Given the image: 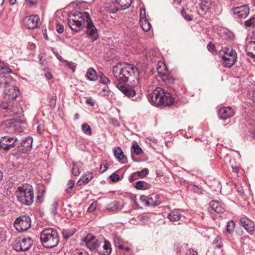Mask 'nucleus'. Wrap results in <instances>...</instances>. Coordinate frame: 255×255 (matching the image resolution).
<instances>
[{
	"label": "nucleus",
	"mask_w": 255,
	"mask_h": 255,
	"mask_svg": "<svg viewBox=\"0 0 255 255\" xmlns=\"http://www.w3.org/2000/svg\"><path fill=\"white\" fill-rule=\"evenodd\" d=\"M83 242H85L87 248L90 250H96L97 251L102 243V242H100L96 240L95 236L91 234L87 235L83 240Z\"/></svg>",
	"instance_id": "f8f14e48"
},
{
	"label": "nucleus",
	"mask_w": 255,
	"mask_h": 255,
	"mask_svg": "<svg viewBox=\"0 0 255 255\" xmlns=\"http://www.w3.org/2000/svg\"><path fill=\"white\" fill-rule=\"evenodd\" d=\"M149 101L153 104L169 106L173 103V99L171 94L165 92L161 88L158 87L150 94Z\"/></svg>",
	"instance_id": "39448f33"
},
{
	"label": "nucleus",
	"mask_w": 255,
	"mask_h": 255,
	"mask_svg": "<svg viewBox=\"0 0 255 255\" xmlns=\"http://www.w3.org/2000/svg\"><path fill=\"white\" fill-rule=\"evenodd\" d=\"M245 25L246 27L255 26V18L251 17L249 20L245 22Z\"/></svg>",
	"instance_id": "37998d69"
},
{
	"label": "nucleus",
	"mask_w": 255,
	"mask_h": 255,
	"mask_svg": "<svg viewBox=\"0 0 255 255\" xmlns=\"http://www.w3.org/2000/svg\"><path fill=\"white\" fill-rule=\"evenodd\" d=\"M181 14L183 17L187 21H191L193 19V16L187 13L184 9L181 10Z\"/></svg>",
	"instance_id": "a18cd8bd"
},
{
	"label": "nucleus",
	"mask_w": 255,
	"mask_h": 255,
	"mask_svg": "<svg viewBox=\"0 0 255 255\" xmlns=\"http://www.w3.org/2000/svg\"><path fill=\"white\" fill-rule=\"evenodd\" d=\"M131 151L136 155H139L142 152V149L139 147L137 143H134L132 145L131 147Z\"/></svg>",
	"instance_id": "58836bf2"
},
{
	"label": "nucleus",
	"mask_w": 255,
	"mask_h": 255,
	"mask_svg": "<svg viewBox=\"0 0 255 255\" xmlns=\"http://www.w3.org/2000/svg\"><path fill=\"white\" fill-rule=\"evenodd\" d=\"M74 184H75V182L74 180H70L69 181V182H68L69 187L66 190V191L67 192V193L69 192V190L71 189L73 187Z\"/></svg>",
	"instance_id": "680f3d73"
},
{
	"label": "nucleus",
	"mask_w": 255,
	"mask_h": 255,
	"mask_svg": "<svg viewBox=\"0 0 255 255\" xmlns=\"http://www.w3.org/2000/svg\"><path fill=\"white\" fill-rule=\"evenodd\" d=\"M134 187L138 190H146L150 187V185L145 181L139 180L136 182Z\"/></svg>",
	"instance_id": "c85d7f7f"
},
{
	"label": "nucleus",
	"mask_w": 255,
	"mask_h": 255,
	"mask_svg": "<svg viewBox=\"0 0 255 255\" xmlns=\"http://www.w3.org/2000/svg\"><path fill=\"white\" fill-rule=\"evenodd\" d=\"M250 13V8L247 5L240 6V18H245Z\"/></svg>",
	"instance_id": "c756f323"
},
{
	"label": "nucleus",
	"mask_w": 255,
	"mask_h": 255,
	"mask_svg": "<svg viewBox=\"0 0 255 255\" xmlns=\"http://www.w3.org/2000/svg\"><path fill=\"white\" fill-rule=\"evenodd\" d=\"M222 247L221 239L219 237H217L212 243V247L214 249H220Z\"/></svg>",
	"instance_id": "ea45409f"
},
{
	"label": "nucleus",
	"mask_w": 255,
	"mask_h": 255,
	"mask_svg": "<svg viewBox=\"0 0 255 255\" xmlns=\"http://www.w3.org/2000/svg\"><path fill=\"white\" fill-rule=\"evenodd\" d=\"M148 201H147V203H146L147 206H155L157 204L151 197H148Z\"/></svg>",
	"instance_id": "3c124183"
},
{
	"label": "nucleus",
	"mask_w": 255,
	"mask_h": 255,
	"mask_svg": "<svg viewBox=\"0 0 255 255\" xmlns=\"http://www.w3.org/2000/svg\"><path fill=\"white\" fill-rule=\"evenodd\" d=\"M157 71L159 76H160L161 75H162V74H164L165 73H167V72L168 71L166 65L162 62L158 63L157 66Z\"/></svg>",
	"instance_id": "cd10ccee"
},
{
	"label": "nucleus",
	"mask_w": 255,
	"mask_h": 255,
	"mask_svg": "<svg viewBox=\"0 0 255 255\" xmlns=\"http://www.w3.org/2000/svg\"><path fill=\"white\" fill-rule=\"evenodd\" d=\"M25 3L29 6H36L37 1V0H25Z\"/></svg>",
	"instance_id": "09e8293b"
},
{
	"label": "nucleus",
	"mask_w": 255,
	"mask_h": 255,
	"mask_svg": "<svg viewBox=\"0 0 255 255\" xmlns=\"http://www.w3.org/2000/svg\"><path fill=\"white\" fill-rule=\"evenodd\" d=\"M82 129L83 132L88 135L92 134V129L87 124H84L82 126Z\"/></svg>",
	"instance_id": "a19ab883"
},
{
	"label": "nucleus",
	"mask_w": 255,
	"mask_h": 255,
	"mask_svg": "<svg viewBox=\"0 0 255 255\" xmlns=\"http://www.w3.org/2000/svg\"><path fill=\"white\" fill-rule=\"evenodd\" d=\"M89 14L87 12L84 13L77 11L69 15L68 24L72 30L79 32L83 29L87 19H89Z\"/></svg>",
	"instance_id": "f03ea898"
},
{
	"label": "nucleus",
	"mask_w": 255,
	"mask_h": 255,
	"mask_svg": "<svg viewBox=\"0 0 255 255\" xmlns=\"http://www.w3.org/2000/svg\"><path fill=\"white\" fill-rule=\"evenodd\" d=\"M15 195L18 201L23 205L30 206L33 202L34 192L30 184H26L18 187Z\"/></svg>",
	"instance_id": "20e7f679"
},
{
	"label": "nucleus",
	"mask_w": 255,
	"mask_h": 255,
	"mask_svg": "<svg viewBox=\"0 0 255 255\" xmlns=\"http://www.w3.org/2000/svg\"><path fill=\"white\" fill-rule=\"evenodd\" d=\"M240 225L250 234H253L255 231V223L249 219L243 218L240 219Z\"/></svg>",
	"instance_id": "2eb2a0df"
},
{
	"label": "nucleus",
	"mask_w": 255,
	"mask_h": 255,
	"mask_svg": "<svg viewBox=\"0 0 255 255\" xmlns=\"http://www.w3.org/2000/svg\"><path fill=\"white\" fill-rule=\"evenodd\" d=\"M33 239L31 237H24L22 239L15 240L13 245V248L17 252L28 251L32 246Z\"/></svg>",
	"instance_id": "6e6552de"
},
{
	"label": "nucleus",
	"mask_w": 255,
	"mask_h": 255,
	"mask_svg": "<svg viewBox=\"0 0 255 255\" xmlns=\"http://www.w3.org/2000/svg\"><path fill=\"white\" fill-rule=\"evenodd\" d=\"M100 82L103 84H106L110 83V80L106 76L102 75L100 78Z\"/></svg>",
	"instance_id": "4d7b16f0"
},
{
	"label": "nucleus",
	"mask_w": 255,
	"mask_h": 255,
	"mask_svg": "<svg viewBox=\"0 0 255 255\" xmlns=\"http://www.w3.org/2000/svg\"><path fill=\"white\" fill-rule=\"evenodd\" d=\"M214 0H202L201 3V8L204 11H206L214 6Z\"/></svg>",
	"instance_id": "b1692460"
},
{
	"label": "nucleus",
	"mask_w": 255,
	"mask_h": 255,
	"mask_svg": "<svg viewBox=\"0 0 255 255\" xmlns=\"http://www.w3.org/2000/svg\"><path fill=\"white\" fill-rule=\"evenodd\" d=\"M126 82H115L116 87L125 96L128 98H131L133 101H137L139 96H136L135 90L134 88L137 87L126 85Z\"/></svg>",
	"instance_id": "0eeeda50"
},
{
	"label": "nucleus",
	"mask_w": 255,
	"mask_h": 255,
	"mask_svg": "<svg viewBox=\"0 0 255 255\" xmlns=\"http://www.w3.org/2000/svg\"><path fill=\"white\" fill-rule=\"evenodd\" d=\"M93 175L92 173L86 174L81 177V178L78 180L77 184L79 186L81 185L82 184H86L90 181Z\"/></svg>",
	"instance_id": "bb28decb"
},
{
	"label": "nucleus",
	"mask_w": 255,
	"mask_h": 255,
	"mask_svg": "<svg viewBox=\"0 0 255 255\" xmlns=\"http://www.w3.org/2000/svg\"><path fill=\"white\" fill-rule=\"evenodd\" d=\"M13 82L14 81L11 77L4 73H0V88H3L4 89L9 84Z\"/></svg>",
	"instance_id": "aec40b11"
},
{
	"label": "nucleus",
	"mask_w": 255,
	"mask_h": 255,
	"mask_svg": "<svg viewBox=\"0 0 255 255\" xmlns=\"http://www.w3.org/2000/svg\"><path fill=\"white\" fill-rule=\"evenodd\" d=\"M235 226V224L234 222L232 220L229 221L227 225V231L228 233H232L234 230Z\"/></svg>",
	"instance_id": "79ce46f5"
},
{
	"label": "nucleus",
	"mask_w": 255,
	"mask_h": 255,
	"mask_svg": "<svg viewBox=\"0 0 255 255\" xmlns=\"http://www.w3.org/2000/svg\"><path fill=\"white\" fill-rule=\"evenodd\" d=\"M86 33L93 40H95L98 38L97 30L94 26L92 20L89 16V19L86 22Z\"/></svg>",
	"instance_id": "4468645a"
},
{
	"label": "nucleus",
	"mask_w": 255,
	"mask_h": 255,
	"mask_svg": "<svg viewBox=\"0 0 255 255\" xmlns=\"http://www.w3.org/2000/svg\"><path fill=\"white\" fill-rule=\"evenodd\" d=\"M56 29L58 33H62L64 31V26L62 24L57 23L56 26Z\"/></svg>",
	"instance_id": "6e6d98bb"
},
{
	"label": "nucleus",
	"mask_w": 255,
	"mask_h": 255,
	"mask_svg": "<svg viewBox=\"0 0 255 255\" xmlns=\"http://www.w3.org/2000/svg\"><path fill=\"white\" fill-rule=\"evenodd\" d=\"M110 179L113 182H117L120 179L119 175L114 173L110 175Z\"/></svg>",
	"instance_id": "de8ad7c7"
},
{
	"label": "nucleus",
	"mask_w": 255,
	"mask_h": 255,
	"mask_svg": "<svg viewBox=\"0 0 255 255\" xmlns=\"http://www.w3.org/2000/svg\"><path fill=\"white\" fill-rule=\"evenodd\" d=\"M115 156L119 160H123V162H126L127 160L125 157L122 149L120 147H117L114 150Z\"/></svg>",
	"instance_id": "a878e982"
},
{
	"label": "nucleus",
	"mask_w": 255,
	"mask_h": 255,
	"mask_svg": "<svg viewBox=\"0 0 255 255\" xmlns=\"http://www.w3.org/2000/svg\"><path fill=\"white\" fill-rule=\"evenodd\" d=\"M232 162H233L234 160L232 161L230 160V163L232 164L231 167L232 168V170L234 172H235L237 174H238L239 171V167L238 166L234 165L233 164H232Z\"/></svg>",
	"instance_id": "13d9d810"
},
{
	"label": "nucleus",
	"mask_w": 255,
	"mask_h": 255,
	"mask_svg": "<svg viewBox=\"0 0 255 255\" xmlns=\"http://www.w3.org/2000/svg\"><path fill=\"white\" fill-rule=\"evenodd\" d=\"M1 108L9 110V112H11L13 115L20 114L22 112V108L16 102L7 105H5V104L3 103L1 105Z\"/></svg>",
	"instance_id": "dca6fc26"
},
{
	"label": "nucleus",
	"mask_w": 255,
	"mask_h": 255,
	"mask_svg": "<svg viewBox=\"0 0 255 255\" xmlns=\"http://www.w3.org/2000/svg\"><path fill=\"white\" fill-rule=\"evenodd\" d=\"M58 206V203L57 201H54L52 205V212L53 213L55 214L57 212V208Z\"/></svg>",
	"instance_id": "e2e57ef3"
},
{
	"label": "nucleus",
	"mask_w": 255,
	"mask_h": 255,
	"mask_svg": "<svg viewBox=\"0 0 255 255\" xmlns=\"http://www.w3.org/2000/svg\"><path fill=\"white\" fill-rule=\"evenodd\" d=\"M188 255H198V253L192 249H190L187 252Z\"/></svg>",
	"instance_id": "338daca9"
},
{
	"label": "nucleus",
	"mask_w": 255,
	"mask_h": 255,
	"mask_svg": "<svg viewBox=\"0 0 255 255\" xmlns=\"http://www.w3.org/2000/svg\"><path fill=\"white\" fill-rule=\"evenodd\" d=\"M230 12L235 18H239V7L232 8Z\"/></svg>",
	"instance_id": "c03bdc74"
},
{
	"label": "nucleus",
	"mask_w": 255,
	"mask_h": 255,
	"mask_svg": "<svg viewBox=\"0 0 255 255\" xmlns=\"http://www.w3.org/2000/svg\"><path fill=\"white\" fill-rule=\"evenodd\" d=\"M234 115V112L230 107H223L219 111V115L220 118L223 120L232 117Z\"/></svg>",
	"instance_id": "a211bd4d"
},
{
	"label": "nucleus",
	"mask_w": 255,
	"mask_h": 255,
	"mask_svg": "<svg viewBox=\"0 0 255 255\" xmlns=\"http://www.w3.org/2000/svg\"><path fill=\"white\" fill-rule=\"evenodd\" d=\"M74 255H89L88 253L84 250H77L75 251Z\"/></svg>",
	"instance_id": "8fccbe9b"
},
{
	"label": "nucleus",
	"mask_w": 255,
	"mask_h": 255,
	"mask_svg": "<svg viewBox=\"0 0 255 255\" xmlns=\"http://www.w3.org/2000/svg\"><path fill=\"white\" fill-rule=\"evenodd\" d=\"M249 132L251 134L252 138L255 140V127L251 128L249 129Z\"/></svg>",
	"instance_id": "69168bd1"
},
{
	"label": "nucleus",
	"mask_w": 255,
	"mask_h": 255,
	"mask_svg": "<svg viewBox=\"0 0 255 255\" xmlns=\"http://www.w3.org/2000/svg\"><path fill=\"white\" fill-rule=\"evenodd\" d=\"M15 137H10L8 136H3L0 140V147H3V145H5V143L11 142L12 141H14Z\"/></svg>",
	"instance_id": "e433bc0d"
},
{
	"label": "nucleus",
	"mask_w": 255,
	"mask_h": 255,
	"mask_svg": "<svg viewBox=\"0 0 255 255\" xmlns=\"http://www.w3.org/2000/svg\"><path fill=\"white\" fill-rule=\"evenodd\" d=\"M31 219L28 216H22L16 218L14 223L15 229L18 232H23L31 227Z\"/></svg>",
	"instance_id": "1a4fd4ad"
},
{
	"label": "nucleus",
	"mask_w": 255,
	"mask_h": 255,
	"mask_svg": "<svg viewBox=\"0 0 255 255\" xmlns=\"http://www.w3.org/2000/svg\"><path fill=\"white\" fill-rule=\"evenodd\" d=\"M84 164L81 162L73 163L72 173L74 176H78L83 170Z\"/></svg>",
	"instance_id": "5701e85b"
},
{
	"label": "nucleus",
	"mask_w": 255,
	"mask_h": 255,
	"mask_svg": "<svg viewBox=\"0 0 255 255\" xmlns=\"http://www.w3.org/2000/svg\"><path fill=\"white\" fill-rule=\"evenodd\" d=\"M181 214L178 210H175L168 214L167 218L172 222H176L181 219Z\"/></svg>",
	"instance_id": "393cba45"
},
{
	"label": "nucleus",
	"mask_w": 255,
	"mask_h": 255,
	"mask_svg": "<svg viewBox=\"0 0 255 255\" xmlns=\"http://www.w3.org/2000/svg\"><path fill=\"white\" fill-rule=\"evenodd\" d=\"M119 202L118 201H115L108 204L106 209L110 211H115L119 208Z\"/></svg>",
	"instance_id": "2f4dec72"
},
{
	"label": "nucleus",
	"mask_w": 255,
	"mask_h": 255,
	"mask_svg": "<svg viewBox=\"0 0 255 255\" xmlns=\"http://www.w3.org/2000/svg\"><path fill=\"white\" fill-rule=\"evenodd\" d=\"M19 146V144H17V139L15 138L14 140L11 144H8V143H5V145H3V147H0V149H3L5 151H7L13 147L14 146Z\"/></svg>",
	"instance_id": "f704fd0d"
},
{
	"label": "nucleus",
	"mask_w": 255,
	"mask_h": 255,
	"mask_svg": "<svg viewBox=\"0 0 255 255\" xmlns=\"http://www.w3.org/2000/svg\"><path fill=\"white\" fill-rule=\"evenodd\" d=\"M247 55L253 58H255V41H251L246 48Z\"/></svg>",
	"instance_id": "4be33fe9"
},
{
	"label": "nucleus",
	"mask_w": 255,
	"mask_h": 255,
	"mask_svg": "<svg viewBox=\"0 0 255 255\" xmlns=\"http://www.w3.org/2000/svg\"><path fill=\"white\" fill-rule=\"evenodd\" d=\"M210 206L213 210L217 213H223L225 208L223 204L217 201H212L210 202Z\"/></svg>",
	"instance_id": "412c9836"
},
{
	"label": "nucleus",
	"mask_w": 255,
	"mask_h": 255,
	"mask_svg": "<svg viewBox=\"0 0 255 255\" xmlns=\"http://www.w3.org/2000/svg\"><path fill=\"white\" fill-rule=\"evenodd\" d=\"M0 73H4V74L7 75V74L11 72V70L8 67H6L4 65L3 66V68L0 71Z\"/></svg>",
	"instance_id": "864d4df0"
},
{
	"label": "nucleus",
	"mask_w": 255,
	"mask_h": 255,
	"mask_svg": "<svg viewBox=\"0 0 255 255\" xmlns=\"http://www.w3.org/2000/svg\"><path fill=\"white\" fill-rule=\"evenodd\" d=\"M137 176H140L141 177L145 176L148 173V170L146 168H144L141 171L135 172Z\"/></svg>",
	"instance_id": "49530a36"
},
{
	"label": "nucleus",
	"mask_w": 255,
	"mask_h": 255,
	"mask_svg": "<svg viewBox=\"0 0 255 255\" xmlns=\"http://www.w3.org/2000/svg\"><path fill=\"white\" fill-rule=\"evenodd\" d=\"M5 98L9 100L15 99L19 93L18 88L14 85V82L9 84L3 89Z\"/></svg>",
	"instance_id": "9b49d317"
},
{
	"label": "nucleus",
	"mask_w": 255,
	"mask_h": 255,
	"mask_svg": "<svg viewBox=\"0 0 255 255\" xmlns=\"http://www.w3.org/2000/svg\"><path fill=\"white\" fill-rule=\"evenodd\" d=\"M140 25L142 30L146 32L148 31L151 27L150 23L147 19L140 20Z\"/></svg>",
	"instance_id": "7c9ffc66"
},
{
	"label": "nucleus",
	"mask_w": 255,
	"mask_h": 255,
	"mask_svg": "<svg viewBox=\"0 0 255 255\" xmlns=\"http://www.w3.org/2000/svg\"><path fill=\"white\" fill-rule=\"evenodd\" d=\"M225 66L227 67L232 66L237 60V53L235 50L230 47H226L222 49L219 53Z\"/></svg>",
	"instance_id": "423d86ee"
},
{
	"label": "nucleus",
	"mask_w": 255,
	"mask_h": 255,
	"mask_svg": "<svg viewBox=\"0 0 255 255\" xmlns=\"http://www.w3.org/2000/svg\"><path fill=\"white\" fill-rule=\"evenodd\" d=\"M113 73L116 79L115 82H127L130 81L133 87L139 84V73L138 69L128 63H119L113 68Z\"/></svg>",
	"instance_id": "f257e3e1"
},
{
	"label": "nucleus",
	"mask_w": 255,
	"mask_h": 255,
	"mask_svg": "<svg viewBox=\"0 0 255 255\" xmlns=\"http://www.w3.org/2000/svg\"><path fill=\"white\" fill-rule=\"evenodd\" d=\"M97 252L102 255H109L112 252L110 243L108 241L102 242L101 246L98 249Z\"/></svg>",
	"instance_id": "f3484780"
},
{
	"label": "nucleus",
	"mask_w": 255,
	"mask_h": 255,
	"mask_svg": "<svg viewBox=\"0 0 255 255\" xmlns=\"http://www.w3.org/2000/svg\"><path fill=\"white\" fill-rule=\"evenodd\" d=\"M117 5L113 3L110 5L107 11L110 13H116L119 10L128 8L131 4L132 0H116Z\"/></svg>",
	"instance_id": "9d476101"
},
{
	"label": "nucleus",
	"mask_w": 255,
	"mask_h": 255,
	"mask_svg": "<svg viewBox=\"0 0 255 255\" xmlns=\"http://www.w3.org/2000/svg\"><path fill=\"white\" fill-rule=\"evenodd\" d=\"M248 97L251 98L254 102H255V89H252L248 94Z\"/></svg>",
	"instance_id": "5fc2aeb1"
},
{
	"label": "nucleus",
	"mask_w": 255,
	"mask_h": 255,
	"mask_svg": "<svg viewBox=\"0 0 255 255\" xmlns=\"http://www.w3.org/2000/svg\"><path fill=\"white\" fill-rule=\"evenodd\" d=\"M136 179H137V175L135 172L132 173L129 178V181L130 182H132L133 181H134V180H135Z\"/></svg>",
	"instance_id": "0e129e2a"
},
{
	"label": "nucleus",
	"mask_w": 255,
	"mask_h": 255,
	"mask_svg": "<svg viewBox=\"0 0 255 255\" xmlns=\"http://www.w3.org/2000/svg\"><path fill=\"white\" fill-rule=\"evenodd\" d=\"M207 48L208 50L212 53H214L216 52L215 47L211 42H210L207 45Z\"/></svg>",
	"instance_id": "603ef678"
},
{
	"label": "nucleus",
	"mask_w": 255,
	"mask_h": 255,
	"mask_svg": "<svg viewBox=\"0 0 255 255\" xmlns=\"http://www.w3.org/2000/svg\"><path fill=\"white\" fill-rule=\"evenodd\" d=\"M33 139L30 136H27L20 143L21 150L22 152H26L32 148Z\"/></svg>",
	"instance_id": "6ab92c4d"
},
{
	"label": "nucleus",
	"mask_w": 255,
	"mask_h": 255,
	"mask_svg": "<svg viewBox=\"0 0 255 255\" xmlns=\"http://www.w3.org/2000/svg\"><path fill=\"white\" fill-rule=\"evenodd\" d=\"M148 199V197L145 195H142L140 198V200L141 202L144 204V205L147 206V203Z\"/></svg>",
	"instance_id": "bf43d9fd"
},
{
	"label": "nucleus",
	"mask_w": 255,
	"mask_h": 255,
	"mask_svg": "<svg viewBox=\"0 0 255 255\" xmlns=\"http://www.w3.org/2000/svg\"><path fill=\"white\" fill-rule=\"evenodd\" d=\"M147 19L145 15V9H141L140 12V20Z\"/></svg>",
	"instance_id": "052dcab7"
},
{
	"label": "nucleus",
	"mask_w": 255,
	"mask_h": 255,
	"mask_svg": "<svg viewBox=\"0 0 255 255\" xmlns=\"http://www.w3.org/2000/svg\"><path fill=\"white\" fill-rule=\"evenodd\" d=\"M160 77L162 79V80L164 81L165 83L171 84L173 83L174 79L169 74L168 71L167 72V73L162 74Z\"/></svg>",
	"instance_id": "72a5a7b5"
},
{
	"label": "nucleus",
	"mask_w": 255,
	"mask_h": 255,
	"mask_svg": "<svg viewBox=\"0 0 255 255\" xmlns=\"http://www.w3.org/2000/svg\"><path fill=\"white\" fill-rule=\"evenodd\" d=\"M57 57L60 61L64 62L65 66H67L69 68H70L73 72L75 71L76 67L73 65L72 63L70 62L67 60H64L61 56H58Z\"/></svg>",
	"instance_id": "4c0bfd02"
},
{
	"label": "nucleus",
	"mask_w": 255,
	"mask_h": 255,
	"mask_svg": "<svg viewBox=\"0 0 255 255\" xmlns=\"http://www.w3.org/2000/svg\"><path fill=\"white\" fill-rule=\"evenodd\" d=\"M40 241L43 246L47 249L56 247L59 242V237L56 230L46 228L40 234Z\"/></svg>",
	"instance_id": "7ed1b4c3"
},
{
	"label": "nucleus",
	"mask_w": 255,
	"mask_h": 255,
	"mask_svg": "<svg viewBox=\"0 0 255 255\" xmlns=\"http://www.w3.org/2000/svg\"><path fill=\"white\" fill-rule=\"evenodd\" d=\"M87 77L91 81L97 79L96 71L93 68H90L87 72Z\"/></svg>",
	"instance_id": "473e14b6"
},
{
	"label": "nucleus",
	"mask_w": 255,
	"mask_h": 255,
	"mask_svg": "<svg viewBox=\"0 0 255 255\" xmlns=\"http://www.w3.org/2000/svg\"><path fill=\"white\" fill-rule=\"evenodd\" d=\"M13 124V121L12 120H6L1 122L0 124V128L3 129L4 128H9L12 126Z\"/></svg>",
	"instance_id": "c9c22d12"
},
{
	"label": "nucleus",
	"mask_w": 255,
	"mask_h": 255,
	"mask_svg": "<svg viewBox=\"0 0 255 255\" xmlns=\"http://www.w3.org/2000/svg\"><path fill=\"white\" fill-rule=\"evenodd\" d=\"M174 250L177 253H179L181 251V246L179 244H176L174 245Z\"/></svg>",
	"instance_id": "774afa93"
},
{
	"label": "nucleus",
	"mask_w": 255,
	"mask_h": 255,
	"mask_svg": "<svg viewBox=\"0 0 255 255\" xmlns=\"http://www.w3.org/2000/svg\"><path fill=\"white\" fill-rule=\"evenodd\" d=\"M23 21L27 28L34 29L38 27L39 22V17L38 15L27 16L24 18Z\"/></svg>",
	"instance_id": "ddd939ff"
}]
</instances>
